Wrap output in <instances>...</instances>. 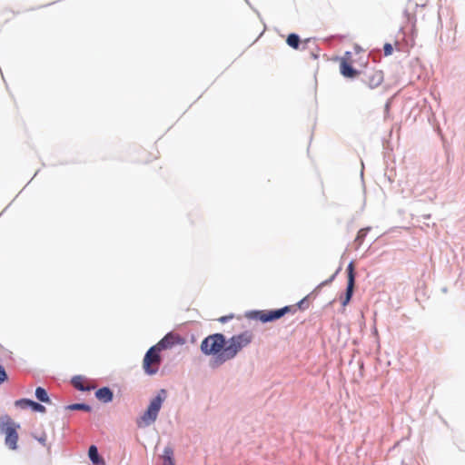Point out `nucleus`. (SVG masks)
Returning <instances> with one entry per match:
<instances>
[{
	"instance_id": "1",
	"label": "nucleus",
	"mask_w": 465,
	"mask_h": 465,
	"mask_svg": "<svg viewBox=\"0 0 465 465\" xmlns=\"http://www.w3.org/2000/svg\"><path fill=\"white\" fill-rule=\"evenodd\" d=\"M253 339V334L251 331H245L240 334L233 335L223 348L219 359L221 361H227L233 359L237 353L243 348L248 346Z\"/></svg>"
},
{
	"instance_id": "2",
	"label": "nucleus",
	"mask_w": 465,
	"mask_h": 465,
	"mask_svg": "<svg viewBox=\"0 0 465 465\" xmlns=\"http://www.w3.org/2000/svg\"><path fill=\"white\" fill-rule=\"evenodd\" d=\"M166 398V391L162 389L151 401L146 410V411L141 416V418L137 420L138 427H145L153 424L157 417L158 413L162 408L163 402Z\"/></svg>"
},
{
	"instance_id": "3",
	"label": "nucleus",
	"mask_w": 465,
	"mask_h": 465,
	"mask_svg": "<svg viewBox=\"0 0 465 465\" xmlns=\"http://www.w3.org/2000/svg\"><path fill=\"white\" fill-rule=\"evenodd\" d=\"M226 346L225 338L221 333H215L206 337L201 343V350L206 355H215L214 362L222 364L219 356Z\"/></svg>"
},
{
	"instance_id": "4",
	"label": "nucleus",
	"mask_w": 465,
	"mask_h": 465,
	"mask_svg": "<svg viewBox=\"0 0 465 465\" xmlns=\"http://www.w3.org/2000/svg\"><path fill=\"white\" fill-rule=\"evenodd\" d=\"M20 425L15 423L9 416L0 417V431L5 434V443L8 449L15 450L18 448L17 430Z\"/></svg>"
},
{
	"instance_id": "5",
	"label": "nucleus",
	"mask_w": 465,
	"mask_h": 465,
	"mask_svg": "<svg viewBox=\"0 0 465 465\" xmlns=\"http://www.w3.org/2000/svg\"><path fill=\"white\" fill-rule=\"evenodd\" d=\"M161 351H159L154 345L151 347L145 353L143 360V368L146 374L153 375L157 373L161 365Z\"/></svg>"
},
{
	"instance_id": "6",
	"label": "nucleus",
	"mask_w": 465,
	"mask_h": 465,
	"mask_svg": "<svg viewBox=\"0 0 465 465\" xmlns=\"http://www.w3.org/2000/svg\"><path fill=\"white\" fill-rule=\"evenodd\" d=\"M292 310V306H285L283 308L273 311H257L252 312V317L262 322H272L280 319L287 312Z\"/></svg>"
},
{
	"instance_id": "7",
	"label": "nucleus",
	"mask_w": 465,
	"mask_h": 465,
	"mask_svg": "<svg viewBox=\"0 0 465 465\" xmlns=\"http://www.w3.org/2000/svg\"><path fill=\"white\" fill-rule=\"evenodd\" d=\"M384 80V74L381 70L371 69L362 78V82L370 88L375 89L381 84Z\"/></svg>"
},
{
	"instance_id": "8",
	"label": "nucleus",
	"mask_w": 465,
	"mask_h": 465,
	"mask_svg": "<svg viewBox=\"0 0 465 465\" xmlns=\"http://www.w3.org/2000/svg\"><path fill=\"white\" fill-rule=\"evenodd\" d=\"M351 64V54L350 52H346L340 62V72L344 77L354 78L359 74V72L352 67Z\"/></svg>"
},
{
	"instance_id": "9",
	"label": "nucleus",
	"mask_w": 465,
	"mask_h": 465,
	"mask_svg": "<svg viewBox=\"0 0 465 465\" xmlns=\"http://www.w3.org/2000/svg\"><path fill=\"white\" fill-rule=\"evenodd\" d=\"M354 270H355L354 263H353V262H351L347 267L348 282H347L346 293L341 302V304L343 306H346L350 302L352 293H353V289H354V285H355Z\"/></svg>"
},
{
	"instance_id": "10",
	"label": "nucleus",
	"mask_w": 465,
	"mask_h": 465,
	"mask_svg": "<svg viewBox=\"0 0 465 465\" xmlns=\"http://www.w3.org/2000/svg\"><path fill=\"white\" fill-rule=\"evenodd\" d=\"M184 339L182 338L179 334H175L173 332H170L166 334L158 343H156L154 346L159 350H166L169 348H172L173 346L176 344H183Z\"/></svg>"
},
{
	"instance_id": "11",
	"label": "nucleus",
	"mask_w": 465,
	"mask_h": 465,
	"mask_svg": "<svg viewBox=\"0 0 465 465\" xmlns=\"http://www.w3.org/2000/svg\"><path fill=\"white\" fill-rule=\"evenodd\" d=\"M72 384L75 389L82 391H91L94 388V386H91L89 384L88 380L83 376L74 377L72 379Z\"/></svg>"
},
{
	"instance_id": "12",
	"label": "nucleus",
	"mask_w": 465,
	"mask_h": 465,
	"mask_svg": "<svg viewBox=\"0 0 465 465\" xmlns=\"http://www.w3.org/2000/svg\"><path fill=\"white\" fill-rule=\"evenodd\" d=\"M96 398L103 402H110L113 400V391L107 388L104 387L96 391L95 392Z\"/></svg>"
},
{
	"instance_id": "13",
	"label": "nucleus",
	"mask_w": 465,
	"mask_h": 465,
	"mask_svg": "<svg viewBox=\"0 0 465 465\" xmlns=\"http://www.w3.org/2000/svg\"><path fill=\"white\" fill-rule=\"evenodd\" d=\"M163 465H175L173 458V450L171 447H165L162 455Z\"/></svg>"
},
{
	"instance_id": "14",
	"label": "nucleus",
	"mask_w": 465,
	"mask_h": 465,
	"mask_svg": "<svg viewBox=\"0 0 465 465\" xmlns=\"http://www.w3.org/2000/svg\"><path fill=\"white\" fill-rule=\"evenodd\" d=\"M88 456L94 464H104V460L99 456L97 448L94 445L90 446Z\"/></svg>"
},
{
	"instance_id": "15",
	"label": "nucleus",
	"mask_w": 465,
	"mask_h": 465,
	"mask_svg": "<svg viewBox=\"0 0 465 465\" xmlns=\"http://www.w3.org/2000/svg\"><path fill=\"white\" fill-rule=\"evenodd\" d=\"M35 397L42 402L49 403L50 399L46 391L42 387H37L35 390Z\"/></svg>"
},
{
	"instance_id": "16",
	"label": "nucleus",
	"mask_w": 465,
	"mask_h": 465,
	"mask_svg": "<svg viewBox=\"0 0 465 465\" xmlns=\"http://www.w3.org/2000/svg\"><path fill=\"white\" fill-rule=\"evenodd\" d=\"M286 42L291 47L298 49L300 45V37L296 34H290L287 37Z\"/></svg>"
},
{
	"instance_id": "17",
	"label": "nucleus",
	"mask_w": 465,
	"mask_h": 465,
	"mask_svg": "<svg viewBox=\"0 0 465 465\" xmlns=\"http://www.w3.org/2000/svg\"><path fill=\"white\" fill-rule=\"evenodd\" d=\"M15 406L20 407L22 409L31 408L33 405V401L28 399H21L15 401Z\"/></svg>"
},
{
	"instance_id": "18",
	"label": "nucleus",
	"mask_w": 465,
	"mask_h": 465,
	"mask_svg": "<svg viewBox=\"0 0 465 465\" xmlns=\"http://www.w3.org/2000/svg\"><path fill=\"white\" fill-rule=\"evenodd\" d=\"M68 409L70 410H81V411H89L91 410L89 405L83 404V403H75L68 406Z\"/></svg>"
},
{
	"instance_id": "19",
	"label": "nucleus",
	"mask_w": 465,
	"mask_h": 465,
	"mask_svg": "<svg viewBox=\"0 0 465 465\" xmlns=\"http://www.w3.org/2000/svg\"><path fill=\"white\" fill-rule=\"evenodd\" d=\"M31 408L35 411H39V412H45V406H43L42 404L37 403V402H35L34 401H33V405L31 406Z\"/></svg>"
},
{
	"instance_id": "20",
	"label": "nucleus",
	"mask_w": 465,
	"mask_h": 465,
	"mask_svg": "<svg viewBox=\"0 0 465 465\" xmlns=\"http://www.w3.org/2000/svg\"><path fill=\"white\" fill-rule=\"evenodd\" d=\"M384 55L389 56L392 54L393 48L392 45L389 43H386L383 46Z\"/></svg>"
},
{
	"instance_id": "21",
	"label": "nucleus",
	"mask_w": 465,
	"mask_h": 465,
	"mask_svg": "<svg viewBox=\"0 0 465 465\" xmlns=\"http://www.w3.org/2000/svg\"><path fill=\"white\" fill-rule=\"evenodd\" d=\"M7 380V374L5 370L2 365H0V384L5 382Z\"/></svg>"
},
{
	"instance_id": "22",
	"label": "nucleus",
	"mask_w": 465,
	"mask_h": 465,
	"mask_svg": "<svg viewBox=\"0 0 465 465\" xmlns=\"http://www.w3.org/2000/svg\"><path fill=\"white\" fill-rule=\"evenodd\" d=\"M335 275H336V273H334L333 275H331L328 280H326V281L322 282L318 286V288H321V287H322V286H324V285L330 284V283L334 280Z\"/></svg>"
},
{
	"instance_id": "23",
	"label": "nucleus",
	"mask_w": 465,
	"mask_h": 465,
	"mask_svg": "<svg viewBox=\"0 0 465 465\" xmlns=\"http://www.w3.org/2000/svg\"><path fill=\"white\" fill-rule=\"evenodd\" d=\"M37 440L43 445H46V435L43 434L40 438H37Z\"/></svg>"
},
{
	"instance_id": "24",
	"label": "nucleus",
	"mask_w": 465,
	"mask_h": 465,
	"mask_svg": "<svg viewBox=\"0 0 465 465\" xmlns=\"http://www.w3.org/2000/svg\"><path fill=\"white\" fill-rule=\"evenodd\" d=\"M227 319H228V317H222V318H220V321L222 322H225Z\"/></svg>"
},
{
	"instance_id": "25",
	"label": "nucleus",
	"mask_w": 465,
	"mask_h": 465,
	"mask_svg": "<svg viewBox=\"0 0 465 465\" xmlns=\"http://www.w3.org/2000/svg\"><path fill=\"white\" fill-rule=\"evenodd\" d=\"M158 154H159V153H158V152H156V153H154V154H153V158H154V159H157V158H158Z\"/></svg>"
},
{
	"instance_id": "26",
	"label": "nucleus",
	"mask_w": 465,
	"mask_h": 465,
	"mask_svg": "<svg viewBox=\"0 0 465 465\" xmlns=\"http://www.w3.org/2000/svg\"><path fill=\"white\" fill-rule=\"evenodd\" d=\"M303 302H304V300H302V301L298 303L299 307H301V306H302V304Z\"/></svg>"
}]
</instances>
